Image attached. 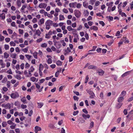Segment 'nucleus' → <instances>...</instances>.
Returning a JSON list of instances; mask_svg holds the SVG:
<instances>
[{"label": "nucleus", "mask_w": 133, "mask_h": 133, "mask_svg": "<svg viewBox=\"0 0 133 133\" xmlns=\"http://www.w3.org/2000/svg\"><path fill=\"white\" fill-rule=\"evenodd\" d=\"M129 41L128 40H127V38L126 37H124L120 40V42L118 43V45H120L122 44L123 43H129Z\"/></svg>", "instance_id": "nucleus-1"}, {"label": "nucleus", "mask_w": 133, "mask_h": 133, "mask_svg": "<svg viewBox=\"0 0 133 133\" xmlns=\"http://www.w3.org/2000/svg\"><path fill=\"white\" fill-rule=\"evenodd\" d=\"M88 93L90 95V98H94L95 96V95L93 92L90 90H87Z\"/></svg>", "instance_id": "nucleus-2"}, {"label": "nucleus", "mask_w": 133, "mask_h": 133, "mask_svg": "<svg viewBox=\"0 0 133 133\" xmlns=\"http://www.w3.org/2000/svg\"><path fill=\"white\" fill-rule=\"evenodd\" d=\"M11 97L13 99H15L18 97L19 95L17 92H15L14 93H13L11 94Z\"/></svg>", "instance_id": "nucleus-3"}, {"label": "nucleus", "mask_w": 133, "mask_h": 133, "mask_svg": "<svg viewBox=\"0 0 133 133\" xmlns=\"http://www.w3.org/2000/svg\"><path fill=\"white\" fill-rule=\"evenodd\" d=\"M75 16L77 18L79 17L81 15V12L78 10H75L74 11Z\"/></svg>", "instance_id": "nucleus-4"}, {"label": "nucleus", "mask_w": 133, "mask_h": 133, "mask_svg": "<svg viewBox=\"0 0 133 133\" xmlns=\"http://www.w3.org/2000/svg\"><path fill=\"white\" fill-rule=\"evenodd\" d=\"M54 45L58 49H59L62 46V45L59 42H56L54 43Z\"/></svg>", "instance_id": "nucleus-5"}, {"label": "nucleus", "mask_w": 133, "mask_h": 133, "mask_svg": "<svg viewBox=\"0 0 133 133\" xmlns=\"http://www.w3.org/2000/svg\"><path fill=\"white\" fill-rule=\"evenodd\" d=\"M47 5L46 3H41L39 5L38 7L40 8L45 9V8Z\"/></svg>", "instance_id": "nucleus-6"}, {"label": "nucleus", "mask_w": 133, "mask_h": 133, "mask_svg": "<svg viewBox=\"0 0 133 133\" xmlns=\"http://www.w3.org/2000/svg\"><path fill=\"white\" fill-rule=\"evenodd\" d=\"M41 130V128L39 127L38 126L35 127V131L36 133H38V131H40Z\"/></svg>", "instance_id": "nucleus-7"}, {"label": "nucleus", "mask_w": 133, "mask_h": 133, "mask_svg": "<svg viewBox=\"0 0 133 133\" xmlns=\"http://www.w3.org/2000/svg\"><path fill=\"white\" fill-rule=\"evenodd\" d=\"M76 5L77 2H75L69 4V6L70 8H75L76 6Z\"/></svg>", "instance_id": "nucleus-8"}, {"label": "nucleus", "mask_w": 133, "mask_h": 133, "mask_svg": "<svg viewBox=\"0 0 133 133\" xmlns=\"http://www.w3.org/2000/svg\"><path fill=\"white\" fill-rule=\"evenodd\" d=\"M82 116L85 119H86L87 118H89L90 117V116L89 114L85 115L84 114H83L82 115Z\"/></svg>", "instance_id": "nucleus-9"}, {"label": "nucleus", "mask_w": 133, "mask_h": 133, "mask_svg": "<svg viewBox=\"0 0 133 133\" xmlns=\"http://www.w3.org/2000/svg\"><path fill=\"white\" fill-rule=\"evenodd\" d=\"M124 99L123 97H118L117 98V101L119 103H121L123 101Z\"/></svg>", "instance_id": "nucleus-10"}, {"label": "nucleus", "mask_w": 133, "mask_h": 133, "mask_svg": "<svg viewBox=\"0 0 133 133\" xmlns=\"http://www.w3.org/2000/svg\"><path fill=\"white\" fill-rule=\"evenodd\" d=\"M91 30H94V31H97L98 30V28L97 26H91L90 28Z\"/></svg>", "instance_id": "nucleus-11"}, {"label": "nucleus", "mask_w": 133, "mask_h": 133, "mask_svg": "<svg viewBox=\"0 0 133 133\" xmlns=\"http://www.w3.org/2000/svg\"><path fill=\"white\" fill-rule=\"evenodd\" d=\"M123 103H118L116 105V108L117 109L120 108L122 105Z\"/></svg>", "instance_id": "nucleus-12"}, {"label": "nucleus", "mask_w": 133, "mask_h": 133, "mask_svg": "<svg viewBox=\"0 0 133 133\" xmlns=\"http://www.w3.org/2000/svg\"><path fill=\"white\" fill-rule=\"evenodd\" d=\"M45 24L46 25L45 29L47 30H49L50 28V25L45 23Z\"/></svg>", "instance_id": "nucleus-13"}, {"label": "nucleus", "mask_w": 133, "mask_h": 133, "mask_svg": "<svg viewBox=\"0 0 133 133\" xmlns=\"http://www.w3.org/2000/svg\"><path fill=\"white\" fill-rule=\"evenodd\" d=\"M41 34V32L39 29H38L36 31V32L35 33V35H37L38 36H40Z\"/></svg>", "instance_id": "nucleus-14"}, {"label": "nucleus", "mask_w": 133, "mask_h": 133, "mask_svg": "<svg viewBox=\"0 0 133 133\" xmlns=\"http://www.w3.org/2000/svg\"><path fill=\"white\" fill-rule=\"evenodd\" d=\"M1 17L2 19H4L5 18V14L4 13L0 14V18Z\"/></svg>", "instance_id": "nucleus-15"}, {"label": "nucleus", "mask_w": 133, "mask_h": 133, "mask_svg": "<svg viewBox=\"0 0 133 133\" xmlns=\"http://www.w3.org/2000/svg\"><path fill=\"white\" fill-rule=\"evenodd\" d=\"M67 29L68 30L70 31L75 30V31L76 32V30H75V29H72V28L71 26H68L67 27Z\"/></svg>", "instance_id": "nucleus-16"}, {"label": "nucleus", "mask_w": 133, "mask_h": 133, "mask_svg": "<svg viewBox=\"0 0 133 133\" xmlns=\"http://www.w3.org/2000/svg\"><path fill=\"white\" fill-rule=\"evenodd\" d=\"M11 107V104L8 103L5 104V108L6 109L8 108L9 109H10Z\"/></svg>", "instance_id": "nucleus-17"}, {"label": "nucleus", "mask_w": 133, "mask_h": 133, "mask_svg": "<svg viewBox=\"0 0 133 133\" xmlns=\"http://www.w3.org/2000/svg\"><path fill=\"white\" fill-rule=\"evenodd\" d=\"M98 74L101 76L103 75L104 73V71L103 70H101L100 71L98 72Z\"/></svg>", "instance_id": "nucleus-18"}, {"label": "nucleus", "mask_w": 133, "mask_h": 133, "mask_svg": "<svg viewBox=\"0 0 133 133\" xmlns=\"http://www.w3.org/2000/svg\"><path fill=\"white\" fill-rule=\"evenodd\" d=\"M17 4L19 7H20L21 6V3L20 1L17 0Z\"/></svg>", "instance_id": "nucleus-19"}, {"label": "nucleus", "mask_w": 133, "mask_h": 133, "mask_svg": "<svg viewBox=\"0 0 133 133\" xmlns=\"http://www.w3.org/2000/svg\"><path fill=\"white\" fill-rule=\"evenodd\" d=\"M65 19V17L64 16L61 15H60L59 16V20L61 21L64 20Z\"/></svg>", "instance_id": "nucleus-20"}, {"label": "nucleus", "mask_w": 133, "mask_h": 133, "mask_svg": "<svg viewBox=\"0 0 133 133\" xmlns=\"http://www.w3.org/2000/svg\"><path fill=\"white\" fill-rule=\"evenodd\" d=\"M9 56V54H8L6 52H5L4 53V57L5 58H8Z\"/></svg>", "instance_id": "nucleus-21"}, {"label": "nucleus", "mask_w": 133, "mask_h": 133, "mask_svg": "<svg viewBox=\"0 0 133 133\" xmlns=\"http://www.w3.org/2000/svg\"><path fill=\"white\" fill-rule=\"evenodd\" d=\"M96 67L95 66L92 65H90L88 67V69H95Z\"/></svg>", "instance_id": "nucleus-22"}, {"label": "nucleus", "mask_w": 133, "mask_h": 133, "mask_svg": "<svg viewBox=\"0 0 133 133\" xmlns=\"http://www.w3.org/2000/svg\"><path fill=\"white\" fill-rule=\"evenodd\" d=\"M37 104L38 108H41L43 105V103H38Z\"/></svg>", "instance_id": "nucleus-23"}, {"label": "nucleus", "mask_w": 133, "mask_h": 133, "mask_svg": "<svg viewBox=\"0 0 133 133\" xmlns=\"http://www.w3.org/2000/svg\"><path fill=\"white\" fill-rule=\"evenodd\" d=\"M126 94V92L125 91H123L121 92V94H120V96H121V97H124V96Z\"/></svg>", "instance_id": "nucleus-24"}, {"label": "nucleus", "mask_w": 133, "mask_h": 133, "mask_svg": "<svg viewBox=\"0 0 133 133\" xmlns=\"http://www.w3.org/2000/svg\"><path fill=\"white\" fill-rule=\"evenodd\" d=\"M43 68V66L41 64H39V71L42 70Z\"/></svg>", "instance_id": "nucleus-25"}, {"label": "nucleus", "mask_w": 133, "mask_h": 133, "mask_svg": "<svg viewBox=\"0 0 133 133\" xmlns=\"http://www.w3.org/2000/svg\"><path fill=\"white\" fill-rule=\"evenodd\" d=\"M34 70V68H33L32 66L31 67L30 69H29L28 70L29 72H32Z\"/></svg>", "instance_id": "nucleus-26"}, {"label": "nucleus", "mask_w": 133, "mask_h": 133, "mask_svg": "<svg viewBox=\"0 0 133 133\" xmlns=\"http://www.w3.org/2000/svg\"><path fill=\"white\" fill-rule=\"evenodd\" d=\"M129 72V71H127L125 72L124 74H123L122 75V77H124L125 76H127L128 75V73Z\"/></svg>", "instance_id": "nucleus-27"}, {"label": "nucleus", "mask_w": 133, "mask_h": 133, "mask_svg": "<svg viewBox=\"0 0 133 133\" xmlns=\"http://www.w3.org/2000/svg\"><path fill=\"white\" fill-rule=\"evenodd\" d=\"M106 17L108 19H109L110 21H112L113 20V17L110 16H107Z\"/></svg>", "instance_id": "nucleus-28"}, {"label": "nucleus", "mask_w": 133, "mask_h": 133, "mask_svg": "<svg viewBox=\"0 0 133 133\" xmlns=\"http://www.w3.org/2000/svg\"><path fill=\"white\" fill-rule=\"evenodd\" d=\"M56 64L57 65L60 66L62 64V62L61 61H57Z\"/></svg>", "instance_id": "nucleus-29"}, {"label": "nucleus", "mask_w": 133, "mask_h": 133, "mask_svg": "<svg viewBox=\"0 0 133 133\" xmlns=\"http://www.w3.org/2000/svg\"><path fill=\"white\" fill-rule=\"evenodd\" d=\"M60 42L63 46H64L66 45V44L64 40H61Z\"/></svg>", "instance_id": "nucleus-30"}, {"label": "nucleus", "mask_w": 133, "mask_h": 133, "mask_svg": "<svg viewBox=\"0 0 133 133\" xmlns=\"http://www.w3.org/2000/svg\"><path fill=\"white\" fill-rule=\"evenodd\" d=\"M44 19L43 18H42L40 20L39 23L41 24H43L44 22Z\"/></svg>", "instance_id": "nucleus-31"}, {"label": "nucleus", "mask_w": 133, "mask_h": 133, "mask_svg": "<svg viewBox=\"0 0 133 133\" xmlns=\"http://www.w3.org/2000/svg\"><path fill=\"white\" fill-rule=\"evenodd\" d=\"M83 6L85 8H87L88 6V3L85 2H83Z\"/></svg>", "instance_id": "nucleus-32"}, {"label": "nucleus", "mask_w": 133, "mask_h": 133, "mask_svg": "<svg viewBox=\"0 0 133 133\" xmlns=\"http://www.w3.org/2000/svg\"><path fill=\"white\" fill-rule=\"evenodd\" d=\"M33 55L34 57L36 58L37 59V53L36 52H34L33 54Z\"/></svg>", "instance_id": "nucleus-33"}, {"label": "nucleus", "mask_w": 133, "mask_h": 133, "mask_svg": "<svg viewBox=\"0 0 133 133\" xmlns=\"http://www.w3.org/2000/svg\"><path fill=\"white\" fill-rule=\"evenodd\" d=\"M47 46V44L45 43H44L42 44L41 45V46L42 48H46Z\"/></svg>", "instance_id": "nucleus-34"}, {"label": "nucleus", "mask_w": 133, "mask_h": 133, "mask_svg": "<svg viewBox=\"0 0 133 133\" xmlns=\"http://www.w3.org/2000/svg\"><path fill=\"white\" fill-rule=\"evenodd\" d=\"M10 44L11 46H15L16 45L15 43L13 41L10 42Z\"/></svg>", "instance_id": "nucleus-35"}, {"label": "nucleus", "mask_w": 133, "mask_h": 133, "mask_svg": "<svg viewBox=\"0 0 133 133\" xmlns=\"http://www.w3.org/2000/svg\"><path fill=\"white\" fill-rule=\"evenodd\" d=\"M89 79V77H88V75H87L86 76V77L85 78V83L86 84L88 82V80Z\"/></svg>", "instance_id": "nucleus-36"}, {"label": "nucleus", "mask_w": 133, "mask_h": 133, "mask_svg": "<svg viewBox=\"0 0 133 133\" xmlns=\"http://www.w3.org/2000/svg\"><path fill=\"white\" fill-rule=\"evenodd\" d=\"M82 5L80 3H78L77 4L76 7L78 8H81Z\"/></svg>", "instance_id": "nucleus-37"}, {"label": "nucleus", "mask_w": 133, "mask_h": 133, "mask_svg": "<svg viewBox=\"0 0 133 133\" xmlns=\"http://www.w3.org/2000/svg\"><path fill=\"white\" fill-rule=\"evenodd\" d=\"M94 125V122H91L90 123V126L89 127V129L92 128Z\"/></svg>", "instance_id": "nucleus-38"}, {"label": "nucleus", "mask_w": 133, "mask_h": 133, "mask_svg": "<svg viewBox=\"0 0 133 133\" xmlns=\"http://www.w3.org/2000/svg\"><path fill=\"white\" fill-rule=\"evenodd\" d=\"M97 46H93L92 49L91 50H90L89 51V52L94 51L97 48Z\"/></svg>", "instance_id": "nucleus-39"}, {"label": "nucleus", "mask_w": 133, "mask_h": 133, "mask_svg": "<svg viewBox=\"0 0 133 133\" xmlns=\"http://www.w3.org/2000/svg\"><path fill=\"white\" fill-rule=\"evenodd\" d=\"M2 126L3 127H5L7 125L6 122H3L2 123Z\"/></svg>", "instance_id": "nucleus-40"}, {"label": "nucleus", "mask_w": 133, "mask_h": 133, "mask_svg": "<svg viewBox=\"0 0 133 133\" xmlns=\"http://www.w3.org/2000/svg\"><path fill=\"white\" fill-rule=\"evenodd\" d=\"M48 127L50 128H53L54 126L52 124H49Z\"/></svg>", "instance_id": "nucleus-41"}, {"label": "nucleus", "mask_w": 133, "mask_h": 133, "mask_svg": "<svg viewBox=\"0 0 133 133\" xmlns=\"http://www.w3.org/2000/svg\"><path fill=\"white\" fill-rule=\"evenodd\" d=\"M14 105L16 106H19L20 105L19 102L18 101H16L15 102Z\"/></svg>", "instance_id": "nucleus-42"}, {"label": "nucleus", "mask_w": 133, "mask_h": 133, "mask_svg": "<svg viewBox=\"0 0 133 133\" xmlns=\"http://www.w3.org/2000/svg\"><path fill=\"white\" fill-rule=\"evenodd\" d=\"M52 21L50 20H48L46 23H48V24H49L50 25L51 24H52Z\"/></svg>", "instance_id": "nucleus-43"}, {"label": "nucleus", "mask_w": 133, "mask_h": 133, "mask_svg": "<svg viewBox=\"0 0 133 133\" xmlns=\"http://www.w3.org/2000/svg\"><path fill=\"white\" fill-rule=\"evenodd\" d=\"M16 54H13L12 55H11L10 56L13 58H16Z\"/></svg>", "instance_id": "nucleus-44"}, {"label": "nucleus", "mask_w": 133, "mask_h": 133, "mask_svg": "<svg viewBox=\"0 0 133 133\" xmlns=\"http://www.w3.org/2000/svg\"><path fill=\"white\" fill-rule=\"evenodd\" d=\"M84 14L85 16H88L89 14L88 11L87 10L85 11H84Z\"/></svg>", "instance_id": "nucleus-45"}, {"label": "nucleus", "mask_w": 133, "mask_h": 133, "mask_svg": "<svg viewBox=\"0 0 133 133\" xmlns=\"http://www.w3.org/2000/svg\"><path fill=\"white\" fill-rule=\"evenodd\" d=\"M7 122L8 123V124L10 125L11 124H12V125H14V123H13L11 120L8 121H7Z\"/></svg>", "instance_id": "nucleus-46"}, {"label": "nucleus", "mask_w": 133, "mask_h": 133, "mask_svg": "<svg viewBox=\"0 0 133 133\" xmlns=\"http://www.w3.org/2000/svg\"><path fill=\"white\" fill-rule=\"evenodd\" d=\"M3 97L4 98H5V100L6 101L8 100L9 99V97L7 96L6 95H4L3 96Z\"/></svg>", "instance_id": "nucleus-47"}, {"label": "nucleus", "mask_w": 133, "mask_h": 133, "mask_svg": "<svg viewBox=\"0 0 133 133\" xmlns=\"http://www.w3.org/2000/svg\"><path fill=\"white\" fill-rule=\"evenodd\" d=\"M4 48L6 50L9 49V46L8 45L5 44L4 45Z\"/></svg>", "instance_id": "nucleus-48"}, {"label": "nucleus", "mask_w": 133, "mask_h": 133, "mask_svg": "<svg viewBox=\"0 0 133 133\" xmlns=\"http://www.w3.org/2000/svg\"><path fill=\"white\" fill-rule=\"evenodd\" d=\"M31 80L33 82H35L36 79V78L34 77H32L31 78Z\"/></svg>", "instance_id": "nucleus-49"}, {"label": "nucleus", "mask_w": 133, "mask_h": 133, "mask_svg": "<svg viewBox=\"0 0 133 133\" xmlns=\"http://www.w3.org/2000/svg\"><path fill=\"white\" fill-rule=\"evenodd\" d=\"M47 61L48 64H50L52 63V60L51 59L49 58L48 59Z\"/></svg>", "instance_id": "nucleus-50"}, {"label": "nucleus", "mask_w": 133, "mask_h": 133, "mask_svg": "<svg viewBox=\"0 0 133 133\" xmlns=\"http://www.w3.org/2000/svg\"><path fill=\"white\" fill-rule=\"evenodd\" d=\"M11 125L10 126V128L11 129H14L15 128V126L16 125L14 123V125Z\"/></svg>", "instance_id": "nucleus-51"}, {"label": "nucleus", "mask_w": 133, "mask_h": 133, "mask_svg": "<svg viewBox=\"0 0 133 133\" xmlns=\"http://www.w3.org/2000/svg\"><path fill=\"white\" fill-rule=\"evenodd\" d=\"M8 31L9 32V33L10 34H12L13 33L12 30L10 29H8Z\"/></svg>", "instance_id": "nucleus-52"}, {"label": "nucleus", "mask_w": 133, "mask_h": 133, "mask_svg": "<svg viewBox=\"0 0 133 133\" xmlns=\"http://www.w3.org/2000/svg\"><path fill=\"white\" fill-rule=\"evenodd\" d=\"M99 23L101 24L102 26H104L105 25V23L103 21H100Z\"/></svg>", "instance_id": "nucleus-53"}, {"label": "nucleus", "mask_w": 133, "mask_h": 133, "mask_svg": "<svg viewBox=\"0 0 133 133\" xmlns=\"http://www.w3.org/2000/svg\"><path fill=\"white\" fill-rule=\"evenodd\" d=\"M85 37L86 38V39L87 40H88L89 38V36L88 35V34H87V33H86L85 35Z\"/></svg>", "instance_id": "nucleus-54"}, {"label": "nucleus", "mask_w": 133, "mask_h": 133, "mask_svg": "<svg viewBox=\"0 0 133 133\" xmlns=\"http://www.w3.org/2000/svg\"><path fill=\"white\" fill-rule=\"evenodd\" d=\"M25 56L28 60H29L31 57V56L29 55H25Z\"/></svg>", "instance_id": "nucleus-55"}, {"label": "nucleus", "mask_w": 133, "mask_h": 133, "mask_svg": "<svg viewBox=\"0 0 133 133\" xmlns=\"http://www.w3.org/2000/svg\"><path fill=\"white\" fill-rule=\"evenodd\" d=\"M63 11L64 13L66 14L68 12V10L65 8H64L63 9Z\"/></svg>", "instance_id": "nucleus-56"}, {"label": "nucleus", "mask_w": 133, "mask_h": 133, "mask_svg": "<svg viewBox=\"0 0 133 133\" xmlns=\"http://www.w3.org/2000/svg\"><path fill=\"white\" fill-rule=\"evenodd\" d=\"M43 38H40L39 39H38L36 41L37 43H39L42 41Z\"/></svg>", "instance_id": "nucleus-57"}, {"label": "nucleus", "mask_w": 133, "mask_h": 133, "mask_svg": "<svg viewBox=\"0 0 133 133\" xmlns=\"http://www.w3.org/2000/svg\"><path fill=\"white\" fill-rule=\"evenodd\" d=\"M100 3V2L99 1H96L95 3V6H98L99 4Z\"/></svg>", "instance_id": "nucleus-58"}, {"label": "nucleus", "mask_w": 133, "mask_h": 133, "mask_svg": "<svg viewBox=\"0 0 133 133\" xmlns=\"http://www.w3.org/2000/svg\"><path fill=\"white\" fill-rule=\"evenodd\" d=\"M10 81H8L7 82L6 85L8 88H9L10 87Z\"/></svg>", "instance_id": "nucleus-59"}, {"label": "nucleus", "mask_w": 133, "mask_h": 133, "mask_svg": "<svg viewBox=\"0 0 133 133\" xmlns=\"http://www.w3.org/2000/svg\"><path fill=\"white\" fill-rule=\"evenodd\" d=\"M16 78L17 79H18L20 80L21 79V76L18 75H16Z\"/></svg>", "instance_id": "nucleus-60"}, {"label": "nucleus", "mask_w": 133, "mask_h": 133, "mask_svg": "<svg viewBox=\"0 0 133 133\" xmlns=\"http://www.w3.org/2000/svg\"><path fill=\"white\" fill-rule=\"evenodd\" d=\"M5 41L7 42H10V39L9 38H6L5 39Z\"/></svg>", "instance_id": "nucleus-61"}, {"label": "nucleus", "mask_w": 133, "mask_h": 133, "mask_svg": "<svg viewBox=\"0 0 133 133\" xmlns=\"http://www.w3.org/2000/svg\"><path fill=\"white\" fill-rule=\"evenodd\" d=\"M7 72L9 74H12V72L11 71V70L10 69H9V70H8L7 71Z\"/></svg>", "instance_id": "nucleus-62"}, {"label": "nucleus", "mask_w": 133, "mask_h": 133, "mask_svg": "<svg viewBox=\"0 0 133 133\" xmlns=\"http://www.w3.org/2000/svg\"><path fill=\"white\" fill-rule=\"evenodd\" d=\"M82 111L84 113L86 114H87L88 113V111L85 109H83Z\"/></svg>", "instance_id": "nucleus-63"}, {"label": "nucleus", "mask_w": 133, "mask_h": 133, "mask_svg": "<svg viewBox=\"0 0 133 133\" xmlns=\"http://www.w3.org/2000/svg\"><path fill=\"white\" fill-rule=\"evenodd\" d=\"M101 50L102 49L101 48H98L96 50V51L98 52L99 53L101 52Z\"/></svg>", "instance_id": "nucleus-64"}]
</instances>
